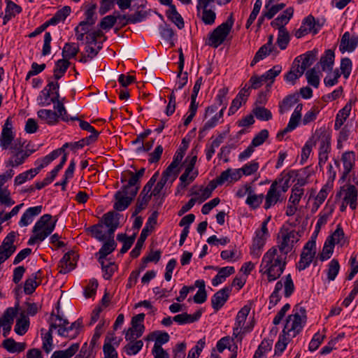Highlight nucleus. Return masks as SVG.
<instances>
[{
	"label": "nucleus",
	"mask_w": 358,
	"mask_h": 358,
	"mask_svg": "<svg viewBox=\"0 0 358 358\" xmlns=\"http://www.w3.org/2000/svg\"><path fill=\"white\" fill-rule=\"evenodd\" d=\"M306 318V308L299 304L296 305L293 308L292 313L287 317L282 334H280L275 343L274 352L275 356H280L291 338H294L302 331Z\"/></svg>",
	"instance_id": "1"
},
{
	"label": "nucleus",
	"mask_w": 358,
	"mask_h": 358,
	"mask_svg": "<svg viewBox=\"0 0 358 358\" xmlns=\"http://www.w3.org/2000/svg\"><path fill=\"white\" fill-rule=\"evenodd\" d=\"M287 257L278 254L276 247L270 248L263 256L260 266L259 273L266 275L268 282L278 279L284 272Z\"/></svg>",
	"instance_id": "2"
},
{
	"label": "nucleus",
	"mask_w": 358,
	"mask_h": 358,
	"mask_svg": "<svg viewBox=\"0 0 358 358\" xmlns=\"http://www.w3.org/2000/svg\"><path fill=\"white\" fill-rule=\"evenodd\" d=\"M52 218L50 214H45L40 217L33 227L32 232L34 235L29 239L28 245H32L37 241H43L52 234L57 222V218H55L53 222L49 223Z\"/></svg>",
	"instance_id": "3"
},
{
	"label": "nucleus",
	"mask_w": 358,
	"mask_h": 358,
	"mask_svg": "<svg viewBox=\"0 0 358 358\" xmlns=\"http://www.w3.org/2000/svg\"><path fill=\"white\" fill-rule=\"evenodd\" d=\"M234 23L233 14L231 13L227 20L217 26L208 34V44L214 48H218L227 39L231 32Z\"/></svg>",
	"instance_id": "4"
},
{
	"label": "nucleus",
	"mask_w": 358,
	"mask_h": 358,
	"mask_svg": "<svg viewBox=\"0 0 358 358\" xmlns=\"http://www.w3.org/2000/svg\"><path fill=\"white\" fill-rule=\"evenodd\" d=\"M301 235L295 230L282 228L279 232L278 248L280 254L287 257V254L292 250L294 244L300 239Z\"/></svg>",
	"instance_id": "5"
},
{
	"label": "nucleus",
	"mask_w": 358,
	"mask_h": 358,
	"mask_svg": "<svg viewBox=\"0 0 358 358\" xmlns=\"http://www.w3.org/2000/svg\"><path fill=\"white\" fill-rule=\"evenodd\" d=\"M138 187L123 185L122 188L115 194V202L113 208L117 211H123L131 204L138 193Z\"/></svg>",
	"instance_id": "6"
},
{
	"label": "nucleus",
	"mask_w": 358,
	"mask_h": 358,
	"mask_svg": "<svg viewBox=\"0 0 358 358\" xmlns=\"http://www.w3.org/2000/svg\"><path fill=\"white\" fill-rule=\"evenodd\" d=\"M59 84L57 81H49L37 97L38 105L41 106H48L52 103L55 105L59 100Z\"/></svg>",
	"instance_id": "7"
},
{
	"label": "nucleus",
	"mask_w": 358,
	"mask_h": 358,
	"mask_svg": "<svg viewBox=\"0 0 358 358\" xmlns=\"http://www.w3.org/2000/svg\"><path fill=\"white\" fill-rule=\"evenodd\" d=\"M158 211H154L152 215L148 217L145 226L143 229L140 237L138 238L135 247L132 249L130 252V256L132 258H137L140 254L141 250L143 246L144 242L149 236L150 233L154 229V225L157 224V220L158 217Z\"/></svg>",
	"instance_id": "8"
},
{
	"label": "nucleus",
	"mask_w": 358,
	"mask_h": 358,
	"mask_svg": "<svg viewBox=\"0 0 358 358\" xmlns=\"http://www.w3.org/2000/svg\"><path fill=\"white\" fill-rule=\"evenodd\" d=\"M250 311V307L248 306H244L237 313L236 317V321L234 327L233 328V334L231 340L234 338H238L240 341H242L243 336L241 334H245L252 330L253 326L250 328L248 327H244V324L246 321L247 317Z\"/></svg>",
	"instance_id": "9"
},
{
	"label": "nucleus",
	"mask_w": 358,
	"mask_h": 358,
	"mask_svg": "<svg viewBox=\"0 0 358 358\" xmlns=\"http://www.w3.org/2000/svg\"><path fill=\"white\" fill-rule=\"evenodd\" d=\"M197 157L187 156L184 163L187 164L184 173L180 176V183L178 186V189L185 188L190 182H192L198 176V171H193L195 164L196 162Z\"/></svg>",
	"instance_id": "10"
},
{
	"label": "nucleus",
	"mask_w": 358,
	"mask_h": 358,
	"mask_svg": "<svg viewBox=\"0 0 358 358\" xmlns=\"http://www.w3.org/2000/svg\"><path fill=\"white\" fill-rule=\"evenodd\" d=\"M213 0H197L196 10L198 16H200L201 21L206 25H212L215 23L216 13L212 8H208Z\"/></svg>",
	"instance_id": "11"
},
{
	"label": "nucleus",
	"mask_w": 358,
	"mask_h": 358,
	"mask_svg": "<svg viewBox=\"0 0 358 358\" xmlns=\"http://www.w3.org/2000/svg\"><path fill=\"white\" fill-rule=\"evenodd\" d=\"M145 316L144 313H139L132 317L131 321V327L129 328L125 334L126 340L137 339L143 335L145 327L142 322L145 319Z\"/></svg>",
	"instance_id": "12"
},
{
	"label": "nucleus",
	"mask_w": 358,
	"mask_h": 358,
	"mask_svg": "<svg viewBox=\"0 0 358 358\" xmlns=\"http://www.w3.org/2000/svg\"><path fill=\"white\" fill-rule=\"evenodd\" d=\"M232 291L231 287H224L214 294L211 298V305L215 312L218 311L227 301Z\"/></svg>",
	"instance_id": "13"
},
{
	"label": "nucleus",
	"mask_w": 358,
	"mask_h": 358,
	"mask_svg": "<svg viewBox=\"0 0 358 358\" xmlns=\"http://www.w3.org/2000/svg\"><path fill=\"white\" fill-rule=\"evenodd\" d=\"M265 198V203L264 208L266 210L274 206L278 202L282 201V194L278 189L277 182H273L271 185Z\"/></svg>",
	"instance_id": "14"
},
{
	"label": "nucleus",
	"mask_w": 358,
	"mask_h": 358,
	"mask_svg": "<svg viewBox=\"0 0 358 358\" xmlns=\"http://www.w3.org/2000/svg\"><path fill=\"white\" fill-rule=\"evenodd\" d=\"M118 215L114 211H109L103 215L102 221L100 223L108 228V236H114V233L120 224Z\"/></svg>",
	"instance_id": "15"
},
{
	"label": "nucleus",
	"mask_w": 358,
	"mask_h": 358,
	"mask_svg": "<svg viewBox=\"0 0 358 358\" xmlns=\"http://www.w3.org/2000/svg\"><path fill=\"white\" fill-rule=\"evenodd\" d=\"M23 147V144H19V147H17V144L10 146V149L16 151L15 153L13 154V157L9 159L7 162V166H10L13 167L18 166L22 164L27 158L29 157L28 151H24L22 149Z\"/></svg>",
	"instance_id": "16"
},
{
	"label": "nucleus",
	"mask_w": 358,
	"mask_h": 358,
	"mask_svg": "<svg viewBox=\"0 0 358 358\" xmlns=\"http://www.w3.org/2000/svg\"><path fill=\"white\" fill-rule=\"evenodd\" d=\"M358 46V36L350 38V34L348 31L345 32L341 39L339 50L344 53L345 52H352Z\"/></svg>",
	"instance_id": "17"
},
{
	"label": "nucleus",
	"mask_w": 358,
	"mask_h": 358,
	"mask_svg": "<svg viewBox=\"0 0 358 358\" xmlns=\"http://www.w3.org/2000/svg\"><path fill=\"white\" fill-rule=\"evenodd\" d=\"M108 240L103 243L100 250L95 253L99 263H102L106 257L111 254L116 248L117 243L114 240V236H108Z\"/></svg>",
	"instance_id": "18"
},
{
	"label": "nucleus",
	"mask_w": 358,
	"mask_h": 358,
	"mask_svg": "<svg viewBox=\"0 0 358 358\" xmlns=\"http://www.w3.org/2000/svg\"><path fill=\"white\" fill-rule=\"evenodd\" d=\"M83 327V320L78 318L74 322L69 324L68 327L58 329V334L61 336L68 337L71 339L75 338L80 333Z\"/></svg>",
	"instance_id": "19"
},
{
	"label": "nucleus",
	"mask_w": 358,
	"mask_h": 358,
	"mask_svg": "<svg viewBox=\"0 0 358 358\" xmlns=\"http://www.w3.org/2000/svg\"><path fill=\"white\" fill-rule=\"evenodd\" d=\"M76 254L71 251L66 252L59 261V266L61 268L59 273H67L76 267Z\"/></svg>",
	"instance_id": "20"
},
{
	"label": "nucleus",
	"mask_w": 358,
	"mask_h": 358,
	"mask_svg": "<svg viewBox=\"0 0 358 358\" xmlns=\"http://www.w3.org/2000/svg\"><path fill=\"white\" fill-rule=\"evenodd\" d=\"M284 285V295L286 298H289L294 293L295 287L290 274L287 275L284 278V283L281 280L275 283L273 292L280 293Z\"/></svg>",
	"instance_id": "21"
},
{
	"label": "nucleus",
	"mask_w": 358,
	"mask_h": 358,
	"mask_svg": "<svg viewBox=\"0 0 358 358\" xmlns=\"http://www.w3.org/2000/svg\"><path fill=\"white\" fill-rule=\"evenodd\" d=\"M42 206H36L34 207H30L27 208L25 212L22 214L21 219L19 222L20 227H27L31 224L34 220V217L38 215L42 211Z\"/></svg>",
	"instance_id": "22"
},
{
	"label": "nucleus",
	"mask_w": 358,
	"mask_h": 358,
	"mask_svg": "<svg viewBox=\"0 0 358 358\" xmlns=\"http://www.w3.org/2000/svg\"><path fill=\"white\" fill-rule=\"evenodd\" d=\"M179 61H178V69L179 72L178 73V81L176 85H178L176 90H181L184 87V86L187 83L188 81V75L187 72L182 73V70L185 64V57L182 50V48L179 49Z\"/></svg>",
	"instance_id": "23"
},
{
	"label": "nucleus",
	"mask_w": 358,
	"mask_h": 358,
	"mask_svg": "<svg viewBox=\"0 0 358 358\" xmlns=\"http://www.w3.org/2000/svg\"><path fill=\"white\" fill-rule=\"evenodd\" d=\"M294 9L292 7L287 8L282 14L278 15L273 20L271 25L274 28H278V30L286 29L285 25L287 24L291 17L293 16Z\"/></svg>",
	"instance_id": "24"
},
{
	"label": "nucleus",
	"mask_w": 358,
	"mask_h": 358,
	"mask_svg": "<svg viewBox=\"0 0 358 358\" xmlns=\"http://www.w3.org/2000/svg\"><path fill=\"white\" fill-rule=\"evenodd\" d=\"M341 159L343 164L344 170L341 179L345 180L355 165V154L353 151L345 152L342 155Z\"/></svg>",
	"instance_id": "25"
},
{
	"label": "nucleus",
	"mask_w": 358,
	"mask_h": 358,
	"mask_svg": "<svg viewBox=\"0 0 358 358\" xmlns=\"http://www.w3.org/2000/svg\"><path fill=\"white\" fill-rule=\"evenodd\" d=\"M202 310L199 309L194 314L190 315L187 313L176 315L173 317V320L180 325L190 324L198 321L202 315Z\"/></svg>",
	"instance_id": "26"
},
{
	"label": "nucleus",
	"mask_w": 358,
	"mask_h": 358,
	"mask_svg": "<svg viewBox=\"0 0 358 358\" xmlns=\"http://www.w3.org/2000/svg\"><path fill=\"white\" fill-rule=\"evenodd\" d=\"M38 117L49 125H55L59 121V115L50 109H41L37 112Z\"/></svg>",
	"instance_id": "27"
},
{
	"label": "nucleus",
	"mask_w": 358,
	"mask_h": 358,
	"mask_svg": "<svg viewBox=\"0 0 358 358\" xmlns=\"http://www.w3.org/2000/svg\"><path fill=\"white\" fill-rule=\"evenodd\" d=\"M335 54L331 49L326 50L324 54L321 56L320 62L323 71H331L334 64Z\"/></svg>",
	"instance_id": "28"
},
{
	"label": "nucleus",
	"mask_w": 358,
	"mask_h": 358,
	"mask_svg": "<svg viewBox=\"0 0 358 358\" xmlns=\"http://www.w3.org/2000/svg\"><path fill=\"white\" fill-rule=\"evenodd\" d=\"M299 57H296L290 71L285 76V80L287 82H291L292 84H294L295 81L304 73L303 70L299 68Z\"/></svg>",
	"instance_id": "29"
},
{
	"label": "nucleus",
	"mask_w": 358,
	"mask_h": 358,
	"mask_svg": "<svg viewBox=\"0 0 358 358\" xmlns=\"http://www.w3.org/2000/svg\"><path fill=\"white\" fill-rule=\"evenodd\" d=\"M319 133L318 138L320 140V152H329L331 150V135L325 129H320L316 131Z\"/></svg>",
	"instance_id": "30"
},
{
	"label": "nucleus",
	"mask_w": 358,
	"mask_h": 358,
	"mask_svg": "<svg viewBox=\"0 0 358 358\" xmlns=\"http://www.w3.org/2000/svg\"><path fill=\"white\" fill-rule=\"evenodd\" d=\"M342 192H345V196L343 200L346 203V204L350 202L357 201V189L355 185H347L346 189H345V187H342L341 190L336 193V197H340Z\"/></svg>",
	"instance_id": "31"
},
{
	"label": "nucleus",
	"mask_w": 358,
	"mask_h": 358,
	"mask_svg": "<svg viewBox=\"0 0 358 358\" xmlns=\"http://www.w3.org/2000/svg\"><path fill=\"white\" fill-rule=\"evenodd\" d=\"M42 272L38 270L37 272L32 274L31 277L27 278L24 282V292L26 294H31L36 289V288L41 283V280L37 282L36 280L41 278Z\"/></svg>",
	"instance_id": "32"
},
{
	"label": "nucleus",
	"mask_w": 358,
	"mask_h": 358,
	"mask_svg": "<svg viewBox=\"0 0 358 358\" xmlns=\"http://www.w3.org/2000/svg\"><path fill=\"white\" fill-rule=\"evenodd\" d=\"M246 192H248V196L245 201L246 204H248L252 209L257 208L260 204L262 203L264 196L263 194H255L253 193V190L252 187L246 185Z\"/></svg>",
	"instance_id": "33"
},
{
	"label": "nucleus",
	"mask_w": 358,
	"mask_h": 358,
	"mask_svg": "<svg viewBox=\"0 0 358 358\" xmlns=\"http://www.w3.org/2000/svg\"><path fill=\"white\" fill-rule=\"evenodd\" d=\"M217 271V274L212 280V285L214 287L222 283L227 277L235 273V268L234 266L220 268Z\"/></svg>",
	"instance_id": "34"
},
{
	"label": "nucleus",
	"mask_w": 358,
	"mask_h": 358,
	"mask_svg": "<svg viewBox=\"0 0 358 358\" xmlns=\"http://www.w3.org/2000/svg\"><path fill=\"white\" fill-rule=\"evenodd\" d=\"M317 55V50L314 49L298 57L300 62H302L301 65L299 64V68L304 72L306 69L310 67L316 60Z\"/></svg>",
	"instance_id": "35"
},
{
	"label": "nucleus",
	"mask_w": 358,
	"mask_h": 358,
	"mask_svg": "<svg viewBox=\"0 0 358 358\" xmlns=\"http://www.w3.org/2000/svg\"><path fill=\"white\" fill-rule=\"evenodd\" d=\"M16 234H17L15 231H10L8 233L0 245V250L13 255L17 249V247L14 245Z\"/></svg>",
	"instance_id": "36"
},
{
	"label": "nucleus",
	"mask_w": 358,
	"mask_h": 358,
	"mask_svg": "<svg viewBox=\"0 0 358 358\" xmlns=\"http://www.w3.org/2000/svg\"><path fill=\"white\" fill-rule=\"evenodd\" d=\"M352 109V104L351 103H348L346 105L338 111V114L336 115V120H335V124H334V129L336 130H338L341 126L344 124L345 121L347 120V118L349 117L350 111Z\"/></svg>",
	"instance_id": "37"
},
{
	"label": "nucleus",
	"mask_w": 358,
	"mask_h": 358,
	"mask_svg": "<svg viewBox=\"0 0 358 358\" xmlns=\"http://www.w3.org/2000/svg\"><path fill=\"white\" fill-rule=\"evenodd\" d=\"M166 17L169 20L174 23L180 29L184 28L185 22L181 15L177 11L175 5H171V8L166 13Z\"/></svg>",
	"instance_id": "38"
},
{
	"label": "nucleus",
	"mask_w": 358,
	"mask_h": 358,
	"mask_svg": "<svg viewBox=\"0 0 358 358\" xmlns=\"http://www.w3.org/2000/svg\"><path fill=\"white\" fill-rule=\"evenodd\" d=\"M315 255L316 252L302 251L300 255V260L296 264V268L299 271L305 270L310 266L314 257H315Z\"/></svg>",
	"instance_id": "39"
},
{
	"label": "nucleus",
	"mask_w": 358,
	"mask_h": 358,
	"mask_svg": "<svg viewBox=\"0 0 358 358\" xmlns=\"http://www.w3.org/2000/svg\"><path fill=\"white\" fill-rule=\"evenodd\" d=\"M266 238L257 235L253 239L252 245L250 248V255L255 258H259L262 254V250L265 245Z\"/></svg>",
	"instance_id": "40"
},
{
	"label": "nucleus",
	"mask_w": 358,
	"mask_h": 358,
	"mask_svg": "<svg viewBox=\"0 0 358 358\" xmlns=\"http://www.w3.org/2000/svg\"><path fill=\"white\" fill-rule=\"evenodd\" d=\"M71 63L66 59H61L56 62L55 67L53 70L54 78L57 81L59 80L66 72Z\"/></svg>",
	"instance_id": "41"
},
{
	"label": "nucleus",
	"mask_w": 358,
	"mask_h": 358,
	"mask_svg": "<svg viewBox=\"0 0 358 358\" xmlns=\"http://www.w3.org/2000/svg\"><path fill=\"white\" fill-rule=\"evenodd\" d=\"M299 101V96L296 94L287 96L279 104V112L283 114L288 111Z\"/></svg>",
	"instance_id": "42"
},
{
	"label": "nucleus",
	"mask_w": 358,
	"mask_h": 358,
	"mask_svg": "<svg viewBox=\"0 0 358 358\" xmlns=\"http://www.w3.org/2000/svg\"><path fill=\"white\" fill-rule=\"evenodd\" d=\"M129 343L124 347L123 350L129 356L136 355L142 349L143 342L136 339L127 340Z\"/></svg>",
	"instance_id": "43"
},
{
	"label": "nucleus",
	"mask_w": 358,
	"mask_h": 358,
	"mask_svg": "<svg viewBox=\"0 0 358 358\" xmlns=\"http://www.w3.org/2000/svg\"><path fill=\"white\" fill-rule=\"evenodd\" d=\"M57 329L55 322L50 324L49 330L43 337V349L46 353H49L52 350V331Z\"/></svg>",
	"instance_id": "44"
},
{
	"label": "nucleus",
	"mask_w": 358,
	"mask_h": 358,
	"mask_svg": "<svg viewBox=\"0 0 358 358\" xmlns=\"http://www.w3.org/2000/svg\"><path fill=\"white\" fill-rule=\"evenodd\" d=\"M79 344L73 343L64 350L55 351L50 358H71L78 350Z\"/></svg>",
	"instance_id": "45"
},
{
	"label": "nucleus",
	"mask_w": 358,
	"mask_h": 358,
	"mask_svg": "<svg viewBox=\"0 0 358 358\" xmlns=\"http://www.w3.org/2000/svg\"><path fill=\"white\" fill-rule=\"evenodd\" d=\"M252 113L257 120L261 121H268L273 117L271 110L262 106H255Z\"/></svg>",
	"instance_id": "46"
},
{
	"label": "nucleus",
	"mask_w": 358,
	"mask_h": 358,
	"mask_svg": "<svg viewBox=\"0 0 358 358\" xmlns=\"http://www.w3.org/2000/svg\"><path fill=\"white\" fill-rule=\"evenodd\" d=\"M327 240L334 243V245L336 243L343 246L345 243V234L341 224L337 225L334 232L331 236H329Z\"/></svg>",
	"instance_id": "47"
},
{
	"label": "nucleus",
	"mask_w": 358,
	"mask_h": 358,
	"mask_svg": "<svg viewBox=\"0 0 358 358\" xmlns=\"http://www.w3.org/2000/svg\"><path fill=\"white\" fill-rule=\"evenodd\" d=\"M29 327V320L26 317L24 313L21 314V317L17 319L14 328L15 332L20 335L23 336L27 333Z\"/></svg>",
	"instance_id": "48"
},
{
	"label": "nucleus",
	"mask_w": 358,
	"mask_h": 358,
	"mask_svg": "<svg viewBox=\"0 0 358 358\" xmlns=\"http://www.w3.org/2000/svg\"><path fill=\"white\" fill-rule=\"evenodd\" d=\"M79 52V46L75 43H65L62 49V57L63 59H69L75 57Z\"/></svg>",
	"instance_id": "49"
},
{
	"label": "nucleus",
	"mask_w": 358,
	"mask_h": 358,
	"mask_svg": "<svg viewBox=\"0 0 358 358\" xmlns=\"http://www.w3.org/2000/svg\"><path fill=\"white\" fill-rule=\"evenodd\" d=\"M145 168H141L137 172L133 173L132 171H129V175L130 176V178L128 180L127 185L132 187H138V191L141 187V178L143 176L145 173Z\"/></svg>",
	"instance_id": "50"
},
{
	"label": "nucleus",
	"mask_w": 358,
	"mask_h": 358,
	"mask_svg": "<svg viewBox=\"0 0 358 358\" xmlns=\"http://www.w3.org/2000/svg\"><path fill=\"white\" fill-rule=\"evenodd\" d=\"M274 50L271 48L263 45L256 52L253 59L251 61L250 66H254L257 62L266 58Z\"/></svg>",
	"instance_id": "51"
},
{
	"label": "nucleus",
	"mask_w": 358,
	"mask_h": 358,
	"mask_svg": "<svg viewBox=\"0 0 358 358\" xmlns=\"http://www.w3.org/2000/svg\"><path fill=\"white\" fill-rule=\"evenodd\" d=\"M103 224L99 222L96 224L92 225L87 229L91 232L92 236L99 241H106L108 238V233L105 234L102 231Z\"/></svg>",
	"instance_id": "52"
},
{
	"label": "nucleus",
	"mask_w": 358,
	"mask_h": 358,
	"mask_svg": "<svg viewBox=\"0 0 358 358\" xmlns=\"http://www.w3.org/2000/svg\"><path fill=\"white\" fill-rule=\"evenodd\" d=\"M152 198V194L150 196L139 195L137 199L135 209L132 213V216H136L141 210L145 209L148 206L150 200Z\"/></svg>",
	"instance_id": "53"
},
{
	"label": "nucleus",
	"mask_w": 358,
	"mask_h": 358,
	"mask_svg": "<svg viewBox=\"0 0 358 358\" xmlns=\"http://www.w3.org/2000/svg\"><path fill=\"white\" fill-rule=\"evenodd\" d=\"M14 139V134L12 130L2 129L0 138V145L3 149H7Z\"/></svg>",
	"instance_id": "54"
},
{
	"label": "nucleus",
	"mask_w": 358,
	"mask_h": 358,
	"mask_svg": "<svg viewBox=\"0 0 358 358\" xmlns=\"http://www.w3.org/2000/svg\"><path fill=\"white\" fill-rule=\"evenodd\" d=\"M101 266L103 271V277L106 280H110L114 273L117 270V266L114 262H110L108 264H105V260L102 261V263H99Z\"/></svg>",
	"instance_id": "55"
},
{
	"label": "nucleus",
	"mask_w": 358,
	"mask_h": 358,
	"mask_svg": "<svg viewBox=\"0 0 358 358\" xmlns=\"http://www.w3.org/2000/svg\"><path fill=\"white\" fill-rule=\"evenodd\" d=\"M340 270V265L338 261L336 259L331 260L328 265L327 269V279L329 281L335 280Z\"/></svg>",
	"instance_id": "56"
},
{
	"label": "nucleus",
	"mask_w": 358,
	"mask_h": 358,
	"mask_svg": "<svg viewBox=\"0 0 358 358\" xmlns=\"http://www.w3.org/2000/svg\"><path fill=\"white\" fill-rule=\"evenodd\" d=\"M331 189V185H329L328 183L324 185L322 189L320 190L319 193L315 197V201L314 203V206L316 209H317L320 205L325 201L327 197L329 192Z\"/></svg>",
	"instance_id": "57"
},
{
	"label": "nucleus",
	"mask_w": 358,
	"mask_h": 358,
	"mask_svg": "<svg viewBox=\"0 0 358 358\" xmlns=\"http://www.w3.org/2000/svg\"><path fill=\"white\" fill-rule=\"evenodd\" d=\"M71 13V8L69 6H64L62 8L58 10L56 13L53 15L52 18L51 22H53L56 24L59 23L60 22L64 21L67 16L69 15Z\"/></svg>",
	"instance_id": "58"
},
{
	"label": "nucleus",
	"mask_w": 358,
	"mask_h": 358,
	"mask_svg": "<svg viewBox=\"0 0 358 358\" xmlns=\"http://www.w3.org/2000/svg\"><path fill=\"white\" fill-rule=\"evenodd\" d=\"M298 176V171L296 170H290L287 173H285L282 172L273 182H277V186L279 184H284L290 185L289 182L291 178L296 177Z\"/></svg>",
	"instance_id": "59"
},
{
	"label": "nucleus",
	"mask_w": 358,
	"mask_h": 358,
	"mask_svg": "<svg viewBox=\"0 0 358 358\" xmlns=\"http://www.w3.org/2000/svg\"><path fill=\"white\" fill-rule=\"evenodd\" d=\"M289 34L287 29L278 30V35L276 43L281 50L286 49L289 42Z\"/></svg>",
	"instance_id": "60"
},
{
	"label": "nucleus",
	"mask_w": 358,
	"mask_h": 358,
	"mask_svg": "<svg viewBox=\"0 0 358 358\" xmlns=\"http://www.w3.org/2000/svg\"><path fill=\"white\" fill-rule=\"evenodd\" d=\"M334 245L326 239L322 252L319 255L318 258L320 261L324 262L331 257L334 252Z\"/></svg>",
	"instance_id": "61"
},
{
	"label": "nucleus",
	"mask_w": 358,
	"mask_h": 358,
	"mask_svg": "<svg viewBox=\"0 0 358 358\" xmlns=\"http://www.w3.org/2000/svg\"><path fill=\"white\" fill-rule=\"evenodd\" d=\"M180 170L176 166L171 167V164L163 171L162 178L165 179L166 181H169L171 178V182H173L177 178Z\"/></svg>",
	"instance_id": "62"
},
{
	"label": "nucleus",
	"mask_w": 358,
	"mask_h": 358,
	"mask_svg": "<svg viewBox=\"0 0 358 358\" xmlns=\"http://www.w3.org/2000/svg\"><path fill=\"white\" fill-rule=\"evenodd\" d=\"M104 37V34L101 29L92 30L87 34L85 39L87 45H96L99 43V39Z\"/></svg>",
	"instance_id": "63"
},
{
	"label": "nucleus",
	"mask_w": 358,
	"mask_h": 358,
	"mask_svg": "<svg viewBox=\"0 0 358 358\" xmlns=\"http://www.w3.org/2000/svg\"><path fill=\"white\" fill-rule=\"evenodd\" d=\"M104 358H117V352L115 348L111 344L110 339L105 341V343L103 347Z\"/></svg>",
	"instance_id": "64"
}]
</instances>
